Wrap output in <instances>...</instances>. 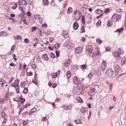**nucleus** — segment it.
<instances>
[{"mask_svg":"<svg viewBox=\"0 0 126 126\" xmlns=\"http://www.w3.org/2000/svg\"><path fill=\"white\" fill-rule=\"evenodd\" d=\"M42 27L44 28H45L47 27V25L46 23L42 25Z\"/></svg>","mask_w":126,"mask_h":126,"instance_id":"47","label":"nucleus"},{"mask_svg":"<svg viewBox=\"0 0 126 126\" xmlns=\"http://www.w3.org/2000/svg\"><path fill=\"white\" fill-rule=\"evenodd\" d=\"M48 49L50 50H52L53 49V48L49 46L48 47Z\"/></svg>","mask_w":126,"mask_h":126,"instance_id":"61","label":"nucleus"},{"mask_svg":"<svg viewBox=\"0 0 126 126\" xmlns=\"http://www.w3.org/2000/svg\"><path fill=\"white\" fill-rule=\"evenodd\" d=\"M70 59H68L64 63V65L65 67H66L68 66L70 63Z\"/></svg>","mask_w":126,"mask_h":126,"instance_id":"14","label":"nucleus"},{"mask_svg":"<svg viewBox=\"0 0 126 126\" xmlns=\"http://www.w3.org/2000/svg\"><path fill=\"white\" fill-rule=\"evenodd\" d=\"M22 4L24 6L27 5V3L26 1L25 0H22Z\"/></svg>","mask_w":126,"mask_h":126,"instance_id":"26","label":"nucleus"},{"mask_svg":"<svg viewBox=\"0 0 126 126\" xmlns=\"http://www.w3.org/2000/svg\"><path fill=\"white\" fill-rule=\"evenodd\" d=\"M111 50V48L110 47H107L106 48V50L107 51H110Z\"/></svg>","mask_w":126,"mask_h":126,"instance_id":"39","label":"nucleus"},{"mask_svg":"<svg viewBox=\"0 0 126 126\" xmlns=\"http://www.w3.org/2000/svg\"><path fill=\"white\" fill-rule=\"evenodd\" d=\"M111 22V20H109L108 22V27L112 25Z\"/></svg>","mask_w":126,"mask_h":126,"instance_id":"34","label":"nucleus"},{"mask_svg":"<svg viewBox=\"0 0 126 126\" xmlns=\"http://www.w3.org/2000/svg\"><path fill=\"white\" fill-rule=\"evenodd\" d=\"M22 117L23 118H26L27 117V116H26V114L25 113H23L22 114Z\"/></svg>","mask_w":126,"mask_h":126,"instance_id":"60","label":"nucleus"},{"mask_svg":"<svg viewBox=\"0 0 126 126\" xmlns=\"http://www.w3.org/2000/svg\"><path fill=\"white\" fill-rule=\"evenodd\" d=\"M14 101H16L17 102H19V99L18 98H15L14 99Z\"/></svg>","mask_w":126,"mask_h":126,"instance_id":"40","label":"nucleus"},{"mask_svg":"<svg viewBox=\"0 0 126 126\" xmlns=\"http://www.w3.org/2000/svg\"><path fill=\"white\" fill-rule=\"evenodd\" d=\"M1 56L3 59H5L6 57V55H1Z\"/></svg>","mask_w":126,"mask_h":126,"instance_id":"54","label":"nucleus"},{"mask_svg":"<svg viewBox=\"0 0 126 126\" xmlns=\"http://www.w3.org/2000/svg\"><path fill=\"white\" fill-rule=\"evenodd\" d=\"M79 26V25L77 21L75 22L73 25V27L75 30H77Z\"/></svg>","mask_w":126,"mask_h":126,"instance_id":"12","label":"nucleus"},{"mask_svg":"<svg viewBox=\"0 0 126 126\" xmlns=\"http://www.w3.org/2000/svg\"><path fill=\"white\" fill-rule=\"evenodd\" d=\"M40 16L39 14H35L34 15V17L36 19H38L40 18Z\"/></svg>","mask_w":126,"mask_h":126,"instance_id":"25","label":"nucleus"},{"mask_svg":"<svg viewBox=\"0 0 126 126\" xmlns=\"http://www.w3.org/2000/svg\"><path fill=\"white\" fill-rule=\"evenodd\" d=\"M27 73V75L28 76H31L33 74L32 73L31 71L28 72Z\"/></svg>","mask_w":126,"mask_h":126,"instance_id":"37","label":"nucleus"},{"mask_svg":"<svg viewBox=\"0 0 126 126\" xmlns=\"http://www.w3.org/2000/svg\"><path fill=\"white\" fill-rule=\"evenodd\" d=\"M114 108V106H112L110 107L109 108V109L110 110H111L113 108Z\"/></svg>","mask_w":126,"mask_h":126,"instance_id":"63","label":"nucleus"},{"mask_svg":"<svg viewBox=\"0 0 126 126\" xmlns=\"http://www.w3.org/2000/svg\"><path fill=\"white\" fill-rule=\"evenodd\" d=\"M71 107L70 106H66L65 107V109H66V110H68L70 109V108H71Z\"/></svg>","mask_w":126,"mask_h":126,"instance_id":"49","label":"nucleus"},{"mask_svg":"<svg viewBox=\"0 0 126 126\" xmlns=\"http://www.w3.org/2000/svg\"><path fill=\"white\" fill-rule=\"evenodd\" d=\"M5 83V81L2 79L0 80V84L1 85V86L3 87L4 84Z\"/></svg>","mask_w":126,"mask_h":126,"instance_id":"21","label":"nucleus"},{"mask_svg":"<svg viewBox=\"0 0 126 126\" xmlns=\"http://www.w3.org/2000/svg\"><path fill=\"white\" fill-rule=\"evenodd\" d=\"M5 102V99L4 98H3L0 99V104H3Z\"/></svg>","mask_w":126,"mask_h":126,"instance_id":"18","label":"nucleus"},{"mask_svg":"<svg viewBox=\"0 0 126 126\" xmlns=\"http://www.w3.org/2000/svg\"><path fill=\"white\" fill-rule=\"evenodd\" d=\"M43 59H45V60H48V56L46 54H45L43 55Z\"/></svg>","mask_w":126,"mask_h":126,"instance_id":"19","label":"nucleus"},{"mask_svg":"<svg viewBox=\"0 0 126 126\" xmlns=\"http://www.w3.org/2000/svg\"><path fill=\"white\" fill-rule=\"evenodd\" d=\"M11 5L12 6V8L14 10L16 9L17 6V4L15 2L11 3Z\"/></svg>","mask_w":126,"mask_h":126,"instance_id":"9","label":"nucleus"},{"mask_svg":"<svg viewBox=\"0 0 126 126\" xmlns=\"http://www.w3.org/2000/svg\"><path fill=\"white\" fill-rule=\"evenodd\" d=\"M81 6L82 8L86 9L88 8V6L85 4H83L81 5Z\"/></svg>","mask_w":126,"mask_h":126,"instance_id":"38","label":"nucleus"},{"mask_svg":"<svg viewBox=\"0 0 126 126\" xmlns=\"http://www.w3.org/2000/svg\"><path fill=\"white\" fill-rule=\"evenodd\" d=\"M16 38L18 40L20 39L21 40V37L20 35H18L16 36Z\"/></svg>","mask_w":126,"mask_h":126,"instance_id":"41","label":"nucleus"},{"mask_svg":"<svg viewBox=\"0 0 126 126\" xmlns=\"http://www.w3.org/2000/svg\"><path fill=\"white\" fill-rule=\"evenodd\" d=\"M21 8V10L23 13H24L26 11L25 7L24 6H22L21 7L20 6L19 8Z\"/></svg>","mask_w":126,"mask_h":126,"instance_id":"17","label":"nucleus"},{"mask_svg":"<svg viewBox=\"0 0 126 126\" xmlns=\"http://www.w3.org/2000/svg\"><path fill=\"white\" fill-rule=\"evenodd\" d=\"M32 66L34 69H36V66L35 64H32Z\"/></svg>","mask_w":126,"mask_h":126,"instance_id":"44","label":"nucleus"},{"mask_svg":"<svg viewBox=\"0 0 126 126\" xmlns=\"http://www.w3.org/2000/svg\"><path fill=\"white\" fill-rule=\"evenodd\" d=\"M25 83H21L20 84V87H21L24 88L25 87Z\"/></svg>","mask_w":126,"mask_h":126,"instance_id":"42","label":"nucleus"},{"mask_svg":"<svg viewBox=\"0 0 126 126\" xmlns=\"http://www.w3.org/2000/svg\"><path fill=\"white\" fill-rule=\"evenodd\" d=\"M37 28L35 27H33L31 29V31L32 32H33Z\"/></svg>","mask_w":126,"mask_h":126,"instance_id":"45","label":"nucleus"},{"mask_svg":"<svg viewBox=\"0 0 126 126\" xmlns=\"http://www.w3.org/2000/svg\"><path fill=\"white\" fill-rule=\"evenodd\" d=\"M50 56L53 59L55 58V57L54 54L52 53H51L50 54Z\"/></svg>","mask_w":126,"mask_h":126,"instance_id":"35","label":"nucleus"},{"mask_svg":"<svg viewBox=\"0 0 126 126\" xmlns=\"http://www.w3.org/2000/svg\"><path fill=\"white\" fill-rule=\"evenodd\" d=\"M60 46V44L59 43H58L55 44V47L57 49H58L59 48Z\"/></svg>","mask_w":126,"mask_h":126,"instance_id":"24","label":"nucleus"},{"mask_svg":"<svg viewBox=\"0 0 126 126\" xmlns=\"http://www.w3.org/2000/svg\"><path fill=\"white\" fill-rule=\"evenodd\" d=\"M117 53L119 54H122L123 53V51L119 49L118 50Z\"/></svg>","mask_w":126,"mask_h":126,"instance_id":"29","label":"nucleus"},{"mask_svg":"<svg viewBox=\"0 0 126 126\" xmlns=\"http://www.w3.org/2000/svg\"><path fill=\"white\" fill-rule=\"evenodd\" d=\"M28 92V89L27 88H25L23 91V93L24 94L27 93Z\"/></svg>","mask_w":126,"mask_h":126,"instance_id":"30","label":"nucleus"},{"mask_svg":"<svg viewBox=\"0 0 126 126\" xmlns=\"http://www.w3.org/2000/svg\"><path fill=\"white\" fill-rule=\"evenodd\" d=\"M80 79L77 77L74 76L73 78V82L75 84H77L79 81Z\"/></svg>","mask_w":126,"mask_h":126,"instance_id":"7","label":"nucleus"},{"mask_svg":"<svg viewBox=\"0 0 126 126\" xmlns=\"http://www.w3.org/2000/svg\"><path fill=\"white\" fill-rule=\"evenodd\" d=\"M95 89L93 88L91 89L89 91L88 93V94L90 96H92L95 94Z\"/></svg>","mask_w":126,"mask_h":126,"instance_id":"8","label":"nucleus"},{"mask_svg":"<svg viewBox=\"0 0 126 126\" xmlns=\"http://www.w3.org/2000/svg\"><path fill=\"white\" fill-rule=\"evenodd\" d=\"M93 76L92 74L91 73H90L88 76V78H89V79H91L92 77Z\"/></svg>","mask_w":126,"mask_h":126,"instance_id":"43","label":"nucleus"},{"mask_svg":"<svg viewBox=\"0 0 126 126\" xmlns=\"http://www.w3.org/2000/svg\"><path fill=\"white\" fill-rule=\"evenodd\" d=\"M25 101V99L24 98H23V100L22 98H21V99L20 100V102H21V103H24V102Z\"/></svg>","mask_w":126,"mask_h":126,"instance_id":"56","label":"nucleus"},{"mask_svg":"<svg viewBox=\"0 0 126 126\" xmlns=\"http://www.w3.org/2000/svg\"><path fill=\"white\" fill-rule=\"evenodd\" d=\"M16 65H15V64L13 63H11L10 64V65L11 66H16Z\"/></svg>","mask_w":126,"mask_h":126,"instance_id":"62","label":"nucleus"},{"mask_svg":"<svg viewBox=\"0 0 126 126\" xmlns=\"http://www.w3.org/2000/svg\"><path fill=\"white\" fill-rule=\"evenodd\" d=\"M114 55L115 57L117 59H121L120 54H118L117 52H115L114 54Z\"/></svg>","mask_w":126,"mask_h":126,"instance_id":"11","label":"nucleus"},{"mask_svg":"<svg viewBox=\"0 0 126 126\" xmlns=\"http://www.w3.org/2000/svg\"><path fill=\"white\" fill-rule=\"evenodd\" d=\"M4 34H6L5 35L7 36L8 35V33H6V32H0V36H2L3 35H4Z\"/></svg>","mask_w":126,"mask_h":126,"instance_id":"23","label":"nucleus"},{"mask_svg":"<svg viewBox=\"0 0 126 126\" xmlns=\"http://www.w3.org/2000/svg\"><path fill=\"white\" fill-rule=\"evenodd\" d=\"M83 49L80 47L76 48L75 49V52L76 54H80L82 52Z\"/></svg>","mask_w":126,"mask_h":126,"instance_id":"4","label":"nucleus"},{"mask_svg":"<svg viewBox=\"0 0 126 126\" xmlns=\"http://www.w3.org/2000/svg\"><path fill=\"white\" fill-rule=\"evenodd\" d=\"M19 80L18 79H16L15 81V84L16 85L15 86L16 89H18L19 88V87L18 85L19 83Z\"/></svg>","mask_w":126,"mask_h":126,"instance_id":"10","label":"nucleus"},{"mask_svg":"<svg viewBox=\"0 0 126 126\" xmlns=\"http://www.w3.org/2000/svg\"><path fill=\"white\" fill-rule=\"evenodd\" d=\"M71 75V72L70 71H68L67 72V74H66V76L67 77L69 78L70 77V76Z\"/></svg>","mask_w":126,"mask_h":126,"instance_id":"28","label":"nucleus"},{"mask_svg":"<svg viewBox=\"0 0 126 126\" xmlns=\"http://www.w3.org/2000/svg\"><path fill=\"white\" fill-rule=\"evenodd\" d=\"M123 29L124 28H123L121 27V28L118 29L116 31V32H120L123 30Z\"/></svg>","mask_w":126,"mask_h":126,"instance_id":"31","label":"nucleus"},{"mask_svg":"<svg viewBox=\"0 0 126 126\" xmlns=\"http://www.w3.org/2000/svg\"><path fill=\"white\" fill-rule=\"evenodd\" d=\"M125 58L123 57L121 60V64L122 65H123L126 63V61L125 60Z\"/></svg>","mask_w":126,"mask_h":126,"instance_id":"15","label":"nucleus"},{"mask_svg":"<svg viewBox=\"0 0 126 126\" xmlns=\"http://www.w3.org/2000/svg\"><path fill=\"white\" fill-rule=\"evenodd\" d=\"M88 110V109L86 108H82L81 110V111L83 113H84L86 112Z\"/></svg>","mask_w":126,"mask_h":126,"instance_id":"20","label":"nucleus"},{"mask_svg":"<svg viewBox=\"0 0 126 126\" xmlns=\"http://www.w3.org/2000/svg\"><path fill=\"white\" fill-rule=\"evenodd\" d=\"M10 16L12 17H15V15L14 14H11L10 15Z\"/></svg>","mask_w":126,"mask_h":126,"instance_id":"64","label":"nucleus"},{"mask_svg":"<svg viewBox=\"0 0 126 126\" xmlns=\"http://www.w3.org/2000/svg\"><path fill=\"white\" fill-rule=\"evenodd\" d=\"M49 40L50 42L51 43H52L54 40V38L52 37H50V38Z\"/></svg>","mask_w":126,"mask_h":126,"instance_id":"51","label":"nucleus"},{"mask_svg":"<svg viewBox=\"0 0 126 126\" xmlns=\"http://www.w3.org/2000/svg\"><path fill=\"white\" fill-rule=\"evenodd\" d=\"M38 19L40 22L42 21L43 20V19L42 18H41L40 17V18H39V19Z\"/></svg>","mask_w":126,"mask_h":126,"instance_id":"59","label":"nucleus"},{"mask_svg":"<svg viewBox=\"0 0 126 126\" xmlns=\"http://www.w3.org/2000/svg\"><path fill=\"white\" fill-rule=\"evenodd\" d=\"M114 68L115 69L116 74H117L120 73V68L119 65H117L115 66Z\"/></svg>","mask_w":126,"mask_h":126,"instance_id":"3","label":"nucleus"},{"mask_svg":"<svg viewBox=\"0 0 126 126\" xmlns=\"http://www.w3.org/2000/svg\"><path fill=\"white\" fill-rule=\"evenodd\" d=\"M13 57L14 59V60L15 61H16L17 60V59L16 58V55L15 54H13Z\"/></svg>","mask_w":126,"mask_h":126,"instance_id":"50","label":"nucleus"},{"mask_svg":"<svg viewBox=\"0 0 126 126\" xmlns=\"http://www.w3.org/2000/svg\"><path fill=\"white\" fill-rule=\"evenodd\" d=\"M88 53L89 54H91L93 52V50L91 49H89L87 50Z\"/></svg>","mask_w":126,"mask_h":126,"instance_id":"32","label":"nucleus"},{"mask_svg":"<svg viewBox=\"0 0 126 126\" xmlns=\"http://www.w3.org/2000/svg\"><path fill=\"white\" fill-rule=\"evenodd\" d=\"M81 29L82 31L81 32V33H83L85 32L84 26H82Z\"/></svg>","mask_w":126,"mask_h":126,"instance_id":"36","label":"nucleus"},{"mask_svg":"<svg viewBox=\"0 0 126 126\" xmlns=\"http://www.w3.org/2000/svg\"><path fill=\"white\" fill-rule=\"evenodd\" d=\"M114 18V19L117 21L119 20L121 18V16L120 15H118L117 14L114 15L112 17V18Z\"/></svg>","mask_w":126,"mask_h":126,"instance_id":"6","label":"nucleus"},{"mask_svg":"<svg viewBox=\"0 0 126 126\" xmlns=\"http://www.w3.org/2000/svg\"><path fill=\"white\" fill-rule=\"evenodd\" d=\"M96 42L99 44H100L102 43V41L99 38H98L96 40Z\"/></svg>","mask_w":126,"mask_h":126,"instance_id":"27","label":"nucleus"},{"mask_svg":"<svg viewBox=\"0 0 126 126\" xmlns=\"http://www.w3.org/2000/svg\"><path fill=\"white\" fill-rule=\"evenodd\" d=\"M43 3L44 5H47L49 3L48 0H43Z\"/></svg>","mask_w":126,"mask_h":126,"instance_id":"22","label":"nucleus"},{"mask_svg":"<svg viewBox=\"0 0 126 126\" xmlns=\"http://www.w3.org/2000/svg\"><path fill=\"white\" fill-rule=\"evenodd\" d=\"M95 13L96 14H97L100 15L102 14V11L99 9H97L95 11Z\"/></svg>","mask_w":126,"mask_h":126,"instance_id":"13","label":"nucleus"},{"mask_svg":"<svg viewBox=\"0 0 126 126\" xmlns=\"http://www.w3.org/2000/svg\"><path fill=\"white\" fill-rule=\"evenodd\" d=\"M24 41V42L26 43H28L29 42L28 39L27 38L25 39Z\"/></svg>","mask_w":126,"mask_h":126,"instance_id":"58","label":"nucleus"},{"mask_svg":"<svg viewBox=\"0 0 126 126\" xmlns=\"http://www.w3.org/2000/svg\"><path fill=\"white\" fill-rule=\"evenodd\" d=\"M56 54L57 57H58L59 54V52L58 50L56 51Z\"/></svg>","mask_w":126,"mask_h":126,"instance_id":"52","label":"nucleus"},{"mask_svg":"<svg viewBox=\"0 0 126 126\" xmlns=\"http://www.w3.org/2000/svg\"><path fill=\"white\" fill-rule=\"evenodd\" d=\"M9 19L10 20H13L14 22H16V20L14 18H12L11 17H9Z\"/></svg>","mask_w":126,"mask_h":126,"instance_id":"57","label":"nucleus"},{"mask_svg":"<svg viewBox=\"0 0 126 126\" xmlns=\"http://www.w3.org/2000/svg\"><path fill=\"white\" fill-rule=\"evenodd\" d=\"M75 123L77 124L81 123V120L79 119L75 121Z\"/></svg>","mask_w":126,"mask_h":126,"instance_id":"33","label":"nucleus"},{"mask_svg":"<svg viewBox=\"0 0 126 126\" xmlns=\"http://www.w3.org/2000/svg\"><path fill=\"white\" fill-rule=\"evenodd\" d=\"M81 66V68L82 69H84L86 67V65L85 64H83V65L80 66Z\"/></svg>","mask_w":126,"mask_h":126,"instance_id":"46","label":"nucleus"},{"mask_svg":"<svg viewBox=\"0 0 126 126\" xmlns=\"http://www.w3.org/2000/svg\"><path fill=\"white\" fill-rule=\"evenodd\" d=\"M15 48V45H13L11 48V50L12 51L14 50Z\"/></svg>","mask_w":126,"mask_h":126,"instance_id":"55","label":"nucleus"},{"mask_svg":"<svg viewBox=\"0 0 126 126\" xmlns=\"http://www.w3.org/2000/svg\"><path fill=\"white\" fill-rule=\"evenodd\" d=\"M114 73V71L111 69H108L106 72V75L110 77L112 76Z\"/></svg>","mask_w":126,"mask_h":126,"instance_id":"2","label":"nucleus"},{"mask_svg":"<svg viewBox=\"0 0 126 126\" xmlns=\"http://www.w3.org/2000/svg\"><path fill=\"white\" fill-rule=\"evenodd\" d=\"M32 82L34 84L36 85H37L38 84V83L36 80H32Z\"/></svg>","mask_w":126,"mask_h":126,"instance_id":"53","label":"nucleus"},{"mask_svg":"<svg viewBox=\"0 0 126 126\" xmlns=\"http://www.w3.org/2000/svg\"><path fill=\"white\" fill-rule=\"evenodd\" d=\"M101 68L102 70L104 71L107 68L106 63V62L104 61L101 64Z\"/></svg>","mask_w":126,"mask_h":126,"instance_id":"5","label":"nucleus"},{"mask_svg":"<svg viewBox=\"0 0 126 126\" xmlns=\"http://www.w3.org/2000/svg\"><path fill=\"white\" fill-rule=\"evenodd\" d=\"M36 110V108H34L32 109L31 111H32L33 113H34L35 111Z\"/></svg>","mask_w":126,"mask_h":126,"instance_id":"48","label":"nucleus"},{"mask_svg":"<svg viewBox=\"0 0 126 126\" xmlns=\"http://www.w3.org/2000/svg\"><path fill=\"white\" fill-rule=\"evenodd\" d=\"M1 115L2 117L4 119V121L2 122V124H4L7 121V115L4 112H3L1 113Z\"/></svg>","mask_w":126,"mask_h":126,"instance_id":"1","label":"nucleus"},{"mask_svg":"<svg viewBox=\"0 0 126 126\" xmlns=\"http://www.w3.org/2000/svg\"><path fill=\"white\" fill-rule=\"evenodd\" d=\"M73 11V10L71 7H69L67 10V12L69 14L72 13Z\"/></svg>","mask_w":126,"mask_h":126,"instance_id":"16","label":"nucleus"}]
</instances>
